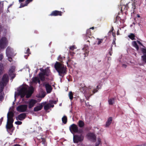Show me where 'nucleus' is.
Returning <instances> with one entry per match:
<instances>
[{
	"instance_id": "obj_57",
	"label": "nucleus",
	"mask_w": 146,
	"mask_h": 146,
	"mask_svg": "<svg viewBox=\"0 0 146 146\" xmlns=\"http://www.w3.org/2000/svg\"><path fill=\"white\" fill-rule=\"evenodd\" d=\"M109 53L110 54V56H111V55H112V51L109 50Z\"/></svg>"
},
{
	"instance_id": "obj_48",
	"label": "nucleus",
	"mask_w": 146,
	"mask_h": 146,
	"mask_svg": "<svg viewBox=\"0 0 146 146\" xmlns=\"http://www.w3.org/2000/svg\"><path fill=\"white\" fill-rule=\"evenodd\" d=\"M142 3L143 4L144 6L146 5V0H143Z\"/></svg>"
},
{
	"instance_id": "obj_20",
	"label": "nucleus",
	"mask_w": 146,
	"mask_h": 146,
	"mask_svg": "<svg viewBox=\"0 0 146 146\" xmlns=\"http://www.w3.org/2000/svg\"><path fill=\"white\" fill-rule=\"evenodd\" d=\"M88 136L91 139H92L93 140H95L96 139V137L95 135H94V134L93 133H89L88 135Z\"/></svg>"
},
{
	"instance_id": "obj_13",
	"label": "nucleus",
	"mask_w": 146,
	"mask_h": 146,
	"mask_svg": "<svg viewBox=\"0 0 146 146\" xmlns=\"http://www.w3.org/2000/svg\"><path fill=\"white\" fill-rule=\"evenodd\" d=\"M43 85V86H45L47 93H50L52 92V88L50 85L48 83L45 84V83H44Z\"/></svg>"
},
{
	"instance_id": "obj_63",
	"label": "nucleus",
	"mask_w": 146,
	"mask_h": 146,
	"mask_svg": "<svg viewBox=\"0 0 146 146\" xmlns=\"http://www.w3.org/2000/svg\"><path fill=\"white\" fill-rule=\"evenodd\" d=\"M137 17L138 18H139L140 17V15L138 14L137 15Z\"/></svg>"
},
{
	"instance_id": "obj_34",
	"label": "nucleus",
	"mask_w": 146,
	"mask_h": 146,
	"mask_svg": "<svg viewBox=\"0 0 146 146\" xmlns=\"http://www.w3.org/2000/svg\"><path fill=\"white\" fill-rule=\"evenodd\" d=\"M50 108V104H47L44 106V109L46 111L48 110Z\"/></svg>"
},
{
	"instance_id": "obj_44",
	"label": "nucleus",
	"mask_w": 146,
	"mask_h": 146,
	"mask_svg": "<svg viewBox=\"0 0 146 146\" xmlns=\"http://www.w3.org/2000/svg\"><path fill=\"white\" fill-rule=\"evenodd\" d=\"M63 58L62 57L61 55H59L58 58V60L59 61H62L63 60Z\"/></svg>"
},
{
	"instance_id": "obj_31",
	"label": "nucleus",
	"mask_w": 146,
	"mask_h": 146,
	"mask_svg": "<svg viewBox=\"0 0 146 146\" xmlns=\"http://www.w3.org/2000/svg\"><path fill=\"white\" fill-rule=\"evenodd\" d=\"M128 37L132 40H135V35L133 33H131L128 36Z\"/></svg>"
},
{
	"instance_id": "obj_51",
	"label": "nucleus",
	"mask_w": 146,
	"mask_h": 146,
	"mask_svg": "<svg viewBox=\"0 0 146 146\" xmlns=\"http://www.w3.org/2000/svg\"><path fill=\"white\" fill-rule=\"evenodd\" d=\"M137 42L141 46H144L143 44L139 41L137 40Z\"/></svg>"
},
{
	"instance_id": "obj_28",
	"label": "nucleus",
	"mask_w": 146,
	"mask_h": 146,
	"mask_svg": "<svg viewBox=\"0 0 146 146\" xmlns=\"http://www.w3.org/2000/svg\"><path fill=\"white\" fill-rule=\"evenodd\" d=\"M132 45L137 50H139V46L135 41H133L132 42Z\"/></svg>"
},
{
	"instance_id": "obj_17",
	"label": "nucleus",
	"mask_w": 146,
	"mask_h": 146,
	"mask_svg": "<svg viewBox=\"0 0 146 146\" xmlns=\"http://www.w3.org/2000/svg\"><path fill=\"white\" fill-rule=\"evenodd\" d=\"M33 1V0H26L24 4H23V3H21V4L20 6L19 7L21 8L27 6L29 3L32 2Z\"/></svg>"
},
{
	"instance_id": "obj_43",
	"label": "nucleus",
	"mask_w": 146,
	"mask_h": 146,
	"mask_svg": "<svg viewBox=\"0 0 146 146\" xmlns=\"http://www.w3.org/2000/svg\"><path fill=\"white\" fill-rule=\"evenodd\" d=\"M15 124L17 125H20L22 124V122L19 121H17L15 122Z\"/></svg>"
},
{
	"instance_id": "obj_7",
	"label": "nucleus",
	"mask_w": 146,
	"mask_h": 146,
	"mask_svg": "<svg viewBox=\"0 0 146 146\" xmlns=\"http://www.w3.org/2000/svg\"><path fill=\"white\" fill-rule=\"evenodd\" d=\"M84 137L82 135H75L73 136V141L74 143H77L79 142L82 141L84 139Z\"/></svg>"
},
{
	"instance_id": "obj_12",
	"label": "nucleus",
	"mask_w": 146,
	"mask_h": 146,
	"mask_svg": "<svg viewBox=\"0 0 146 146\" xmlns=\"http://www.w3.org/2000/svg\"><path fill=\"white\" fill-rule=\"evenodd\" d=\"M33 92L34 88L33 87L29 88L28 90H27V92L26 94V98H30L33 93Z\"/></svg>"
},
{
	"instance_id": "obj_33",
	"label": "nucleus",
	"mask_w": 146,
	"mask_h": 146,
	"mask_svg": "<svg viewBox=\"0 0 146 146\" xmlns=\"http://www.w3.org/2000/svg\"><path fill=\"white\" fill-rule=\"evenodd\" d=\"M86 35L87 36H88L89 38L90 37V36L91 35V32L90 30V29H88L86 32Z\"/></svg>"
},
{
	"instance_id": "obj_19",
	"label": "nucleus",
	"mask_w": 146,
	"mask_h": 146,
	"mask_svg": "<svg viewBox=\"0 0 146 146\" xmlns=\"http://www.w3.org/2000/svg\"><path fill=\"white\" fill-rule=\"evenodd\" d=\"M42 107L43 106L41 104L37 106L34 108V111H40L42 109Z\"/></svg>"
},
{
	"instance_id": "obj_54",
	"label": "nucleus",
	"mask_w": 146,
	"mask_h": 146,
	"mask_svg": "<svg viewBox=\"0 0 146 146\" xmlns=\"http://www.w3.org/2000/svg\"><path fill=\"white\" fill-rule=\"evenodd\" d=\"M40 80H41L39 79V78H38V80H37V82H38L39 84H40Z\"/></svg>"
},
{
	"instance_id": "obj_38",
	"label": "nucleus",
	"mask_w": 146,
	"mask_h": 146,
	"mask_svg": "<svg viewBox=\"0 0 146 146\" xmlns=\"http://www.w3.org/2000/svg\"><path fill=\"white\" fill-rule=\"evenodd\" d=\"M116 40V38H113V42L111 44V46H113V45H115V46H116L115 40Z\"/></svg>"
},
{
	"instance_id": "obj_62",
	"label": "nucleus",
	"mask_w": 146,
	"mask_h": 146,
	"mask_svg": "<svg viewBox=\"0 0 146 146\" xmlns=\"http://www.w3.org/2000/svg\"><path fill=\"white\" fill-rule=\"evenodd\" d=\"M14 146H21L20 145L18 144H16Z\"/></svg>"
},
{
	"instance_id": "obj_53",
	"label": "nucleus",
	"mask_w": 146,
	"mask_h": 146,
	"mask_svg": "<svg viewBox=\"0 0 146 146\" xmlns=\"http://www.w3.org/2000/svg\"><path fill=\"white\" fill-rule=\"evenodd\" d=\"M83 132V130L81 129L78 130V133H81Z\"/></svg>"
},
{
	"instance_id": "obj_50",
	"label": "nucleus",
	"mask_w": 146,
	"mask_h": 146,
	"mask_svg": "<svg viewBox=\"0 0 146 146\" xmlns=\"http://www.w3.org/2000/svg\"><path fill=\"white\" fill-rule=\"evenodd\" d=\"M3 58V55L2 54H0V61Z\"/></svg>"
},
{
	"instance_id": "obj_27",
	"label": "nucleus",
	"mask_w": 146,
	"mask_h": 146,
	"mask_svg": "<svg viewBox=\"0 0 146 146\" xmlns=\"http://www.w3.org/2000/svg\"><path fill=\"white\" fill-rule=\"evenodd\" d=\"M62 121L64 124H66V123L67 121V118L66 116L64 115L63 116L62 118Z\"/></svg>"
},
{
	"instance_id": "obj_22",
	"label": "nucleus",
	"mask_w": 146,
	"mask_h": 146,
	"mask_svg": "<svg viewBox=\"0 0 146 146\" xmlns=\"http://www.w3.org/2000/svg\"><path fill=\"white\" fill-rule=\"evenodd\" d=\"M40 141L42 144L44 145V146H46L47 145V143L46 142L45 138L44 137H41L40 139Z\"/></svg>"
},
{
	"instance_id": "obj_56",
	"label": "nucleus",
	"mask_w": 146,
	"mask_h": 146,
	"mask_svg": "<svg viewBox=\"0 0 146 146\" xmlns=\"http://www.w3.org/2000/svg\"><path fill=\"white\" fill-rule=\"evenodd\" d=\"M29 51H30V49H29V48H28L27 49L26 53H27V54L29 53Z\"/></svg>"
},
{
	"instance_id": "obj_46",
	"label": "nucleus",
	"mask_w": 146,
	"mask_h": 146,
	"mask_svg": "<svg viewBox=\"0 0 146 146\" xmlns=\"http://www.w3.org/2000/svg\"><path fill=\"white\" fill-rule=\"evenodd\" d=\"M70 49L72 50H73L75 49V46L73 45L71 46L70 47Z\"/></svg>"
},
{
	"instance_id": "obj_8",
	"label": "nucleus",
	"mask_w": 146,
	"mask_h": 146,
	"mask_svg": "<svg viewBox=\"0 0 146 146\" xmlns=\"http://www.w3.org/2000/svg\"><path fill=\"white\" fill-rule=\"evenodd\" d=\"M27 88L25 87H23L18 92V94L22 98L24 97L27 92Z\"/></svg>"
},
{
	"instance_id": "obj_47",
	"label": "nucleus",
	"mask_w": 146,
	"mask_h": 146,
	"mask_svg": "<svg viewBox=\"0 0 146 146\" xmlns=\"http://www.w3.org/2000/svg\"><path fill=\"white\" fill-rule=\"evenodd\" d=\"M1 93H0V100L2 101L3 99V97Z\"/></svg>"
},
{
	"instance_id": "obj_1",
	"label": "nucleus",
	"mask_w": 146,
	"mask_h": 146,
	"mask_svg": "<svg viewBox=\"0 0 146 146\" xmlns=\"http://www.w3.org/2000/svg\"><path fill=\"white\" fill-rule=\"evenodd\" d=\"M54 68L58 73V75L62 77L66 74L67 72V68L64 65L60 63L56 62L54 64Z\"/></svg>"
},
{
	"instance_id": "obj_6",
	"label": "nucleus",
	"mask_w": 146,
	"mask_h": 146,
	"mask_svg": "<svg viewBox=\"0 0 146 146\" xmlns=\"http://www.w3.org/2000/svg\"><path fill=\"white\" fill-rule=\"evenodd\" d=\"M123 0H121V12L124 11V13H126L129 9V7L128 6V3H123Z\"/></svg>"
},
{
	"instance_id": "obj_9",
	"label": "nucleus",
	"mask_w": 146,
	"mask_h": 146,
	"mask_svg": "<svg viewBox=\"0 0 146 146\" xmlns=\"http://www.w3.org/2000/svg\"><path fill=\"white\" fill-rule=\"evenodd\" d=\"M27 105H21L18 106L17 108V110L20 112H24L25 111L27 108Z\"/></svg>"
},
{
	"instance_id": "obj_42",
	"label": "nucleus",
	"mask_w": 146,
	"mask_h": 146,
	"mask_svg": "<svg viewBox=\"0 0 146 146\" xmlns=\"http://www.w3.org/2000/svg\"><path fill=\"white\" fill-rule=\"evenodd\" d=\"M58 101H54V100H51L49 101V102L50 104H56L57 102Z\"/></svg>"
},
{
	"instance_id": "obj_18",
	"label": "nucleus",
	"mask_w": 146,
	"mask_h": 146,
	"mask_svg": "<svg viewBox=\"0 0 146 146\" xmlns=\"http://www.w3.org/2000/svg\"><path fill=\"white\" fill-rule=\"evenodd\" d=\"M112 120V118L111 117H109L105 125L106 127H108L111 124Z\"/></svg>"
},
{
	"instance_id": "obj_15",
	"label": "nucleus",
	"mask_w": 146,
	"mask_h": 146,
	"mask_svg": "<svg viewBox=\"0 0 146 146\" xmlns=\"http://www.w3.org/2000/svg\"><path fill=\"white\" fill-rule=\"evenodd\" d=\"M37 101L35 99H31L29 102L28 108L29 109H31L35 105Z\"/></svg>"
},
{
	"instance_id": "obj_45",
	"label": "nucleus",
	"mask_w": 146,
	"mask_h": 146,
	"mask_svg": "<svg viewBox=\"0 0 146 146\" xmlns=\"http://www.w3.org/2000/svg\"><path fill=\"white\" fill-rule=\"evenodd\" d=\"M142 52L144 54H146V49L145 48H143L141 50Z\"/></svg>"
},
{
	"instance_id": "obj_4",
	"label": "nucleus",
	"mask_w": 146,
	"mask_h": 146,
	"mask_svg": "<svg viewBox=\"0 0 146 146\" xmlns=\"http://www.w3.org/2000/svg\"><path fill=\"white\" fill-rule=\"evenodd\" d=\"M132 3V9H133V13H134L137 10V8L140 6L141 4V0H131Z\"/></svg>"
},
{
	"instance_id": "obj_14",
	"label": "nucleus",
	"mask_w": 146,
	"mask_h": 146,
	"mask_svg": "<svg viewBox=\"0 0 146 146\" xmlns=\"http://www.w3.org/2000/svg\"><path fill=\"white\" fill-rule=\"evenodd\" d=\"M62 12L61 11L55 10L52 11L49 15L51 16H61L62 15Z\"/></svg>"
},
{
	"instance_id": "obj_40",
	"label": "nucleus",
	"mask_w": 146,
	"mask_h": 146,
	"mask_svg": "<svg viewBox=\"0 0 146 146\" xmlns=\"http://www.w3.org/2000/svg\"><path fill=\"white\" fill-rule=\"evenodd\" d=\"M97 39L98 40V42L97 43L98 45L100 44L103 41V39H99L98 38Z\"/></svg>"
},
{
	"instance_id": "obj_36",
	"label": "nucleus",
	"mask_w": 146,
	"mask_h": 146,
	"mask_svg": "<svg viewBox=\"0 0 146 146\" xmlns=\"http://www.w3.org/2000/svg\"><path fill=\"white\" fill-rule=\"evenodd\" d=\"M38 78L36 77H33L32 78V81L33 83H36L37 82V80Z\"/></svg>"
},
{
	"instance_id": "obj_21",
	"label": "nucleus",
	"mask_w": 146,
	"mask_h": 146,
	"mask_svg": "<svg viewBox=\"0 0 146 146\" xmlns=\"http://www.w3.org/2000/svg\"><path fill=\"white\" fill-rule=\"evenodd\" d=\"M11 48L9 46H8L6 49V54L7 56L10 55V54L11 52Z\"/></svg>"
},
{
	"instance_id": "obj_49",
	"label": "nucleus",
	"mask_w": 146,
	"mask_h": 146,
	"mask_svg": "<svg viewBox=\"0 0 146 146\" xmlns=\"http://www.w3.org/2000/svg\"><path fill=\"white\" fill-rule=\"evenodd\" d=\"M8 60L10 62H11L12 60V58L11 57L8 56Z\"/></svg>"
},
{
	"instance_id": "obj_64",
	"label": "nucleus",
	"mask_w": 146,
	"mask_h": 146,
	"mask_svg": "<svg viewBox=\"0 0 146 146\" xmlns=\"http://www.w3.org/2000/svg\"><path fill=\"white\" fill-rule=\"evenodd\" d=\"M119 31L118 30L117 32V35H119Z\"/></svg>"
},
{
	"instance_id": "obj_29",
	"label": "nucleus",
	"mask_w": 146,
	"mask_h": 146,
	"mask_svg": "<svg viewBox=\"0 0 146 146\" xmlns=\"http://www.w3.org/2000/svg\"><path fill=\"white\" fill-rule=\"evenodd\" d=\"M9 115L7 116V123H13L14 120L13 118H9Z\"/></svg>"
},
{
	"instance_id": "obj_16",
	"label": "nucleus",
	"mask_w": 146,
	"mask_h": 146,
	"mask_svg": "<svg viewBox=\"0 0 146 146\" xmlns=\"http://www.w3.org/2000/svg\"><path fill=\"white\" fill-rule=\"evenodd\" d=\"M26 116V115L25 113H21L19 115L16 117L17 120L22 121L25 118Z\"/></svg>"
},
{
	"instance_id": "obj_3",
	"label": "nucleus",
	"mask_w": 146,
	"mask_h": 146,
	"mask_svg": "<svg viewBox=\"0 0 146 146\" xmlns=\"http://www.w3.org/2000/svg\"><path fill=\"white\" fill-rule=\"evenodd\" d=\"M9 81V77L7 74H5L3 76L1 81H0V93L3 90L4 87Z\"/></svg>"
},
{
	"instance_id": "obj_52",
	"label": "nucleus",
	"mask_w": 146,
	"mask_h": 146,
	"mask_svg": "<svg viewBox=\"0 0 146 146\" xmlns=\"http://www.w3.org/2000/svg\"><path fill=\"white\" fill-rule=\"evenodd\" d=\"M112 35L113 38H115V33L112 32Z\"/></svg>"
},
{
	"instance_id": "obj_39",
	"label": "nucleus",
	"mask_w": 146,
	"mask_h": 146,
	"mask_svg": "<svg viewBox=\"0 0 146 146\" xmlns=\"http://www.w3.org/2000/svg\"><path fill=\"white\" fill-rule=\"evenodd\" d=\"M101 140L100 138L98 139V141L96 143V146H98L100 143Z\"/></svg>"
},
{
	"instance_id": "obj_55",
	"label": "nucleus",
	"mask_w": 146,
	"mask_h": 146,
	"mask_svg": "<svg viewBox=\"0 0 146 146\" xmlns=\"http://www.w3.org/2000/svg\"><path fill=\"white\" fill-rule=\"evenodd\" d=\"M50 104V108L52 107V108H53L54 107V105H52L51 104Z\"/></svg>"
},
{
	"instance_id": "obj_61",
	"label": "nucleus",
	"mask_w": 146,
	"mask_h": 146,
	"mask_svg": "<svg viewBox=\"0 0 146 146\" xmlns=\"http://www.w3.org/2000/svg\"><path fill=\"white\" fill-rule=\"evenodd\" d=\"M112 46H111V47L110 48V50H109L110 51H112Z\"/></svg>"
},
{
	"instance_id": "obj_25",
	"label": "nucleus",
	"mask_w": 146,
	"mask_h": 146,
	"mask_svg": "<svg viewBox=\"0 0 146 146\" xmlns=\"http://www.w3.org/2000/svg\"><path fill=\"white\" fill-rule=\"evenodd\" d=\"M87 88L86 86H84L83 87H81L80 88V91L82 93L85 94L86 92V90H87Z\"/></svg>"
},
{
	"instance_id": "obj_37",
	"label": "nucleus",
	"mask_w": 146,
	"mask_h": 146,
	"mask_svg": "<svg viewBox=\"0 0 146 146\" xmlns=\"http://www.w3.org/2000/svg\"><path fill=\"white\" fill-rule=\"evenodd\" d=\"M69 98L70 100H72L73 98V94L72 92H70L69 94Z\"/></svg>"
},
{
	"instance_id": "obj_23",
	"label": "nucleus",
	"mask_w": 146,
	"mask_h": 146,
	"mask_svg": "<svg viewBox=\"0 0 146 146\" xmlns=\"http://www.w3.org/2000/svg\"><path fill=\"white\" fill-rule=\"evenodd\" d=\"M78 126L80 128L83 127L84 126V123L82 120L79 121L78 123Z\"/></svg>"
},
{
	"instance_id": "obj_60",
	"label": "nucleus",
	"mask_w": 146,
	"mask_h": 146,
	"mask_svg": "<svg viewBox=\"0 0 146 146\" xmlns=\"http://www.w3.org/2000/svg\"><path fill=\"white\" fill-rule=\"evenodd\" d=\"M71 60H70V59H69V60H68V62H66L67 64H68V62H71Z\"/></svg>"
},
{
	"instance_id": "obj_2",
	"label": "nucleus",
	"mask_w": 146,
	"mask_h": 146,
	"mask_svg": "<svg viewBox=\"0 0 146 146\" xmlns=\"http://www.w3.org/2000/svg\"><path fill=\"white\" fill-rule=\"evenodd\" d=\"M42 72H40L38 74V77L40 80L42 82L44 81L45 80V76H48L50 75V70L48 69H40Z\"/></svg>"
},
{
	"instance_id": "obj_5",
	"label": "nucleus",
	"mask_w": 146,
	"mask_h": 146,
	"mask_svg": "<svg viewBox=\"0 0 146 146\" xmlns=\"http://www.w3.org/2000/svg\"><path fill=\"white\" fill-rule=\"evenodd\" d=\"M8 41L5 37H3L0 40V48L1 49H4L7 46Z\"/></svg>"
},
{
	"instance_id": "obj_11",
	"label": "nucleus",
	"mask_w": 146,
	"mask_h": 146,
	"mask_svg": "<svg viewBox=\"0 0 146 146\" xmlns=\"http://www.w3.org/2000/svg\"><path fill=\"white\" fill-rule=\"evenodd\" d=\"M69 129L71 132L77 133L78 132V128L77 125L74 124H73L70 126Z\"/></svg>"
},
{
	"instance_id": "obj_30",
	"label": "nucleus",
	"mask_w": 146,
	"mask_h": 146,
	"mask_svg": "<svg viewBox=\"0 0 146 146\" xmlns=\"http://www.w3.org/2000/svg\"><path fill=\"white\" fill-rule=\"evenodd\" d=\"M9 115V118H13L14 116V113L12 111H9L7 113V116Z\"/></svg>"
},
{
	"instance_id": "obj_35",
	"label": "nucleus",
	"mask_w": 146,
	"mask_h": 146,
	"mask_svg": "<svg viewBox=\"0 0 146 146\" xmlns=\"http://www.w3.org/2000/svg\"><path fill=\"white\" fill-rule=\"evenodd\" d=\"M4 67L3 65L2 64H0V74L2 73L3 71V70Z\"/></svg>"
},
{
	"instance_id": "obj_41",
	"label": "nucleus",
	"mask_w": 146,
	"mask_h": 146,
	"mask_svg": "<svg viewBox=\"0 0 146 146\" xmlns=\"http://www.w3.org/2000/svg\"><path fill=\"white\" fill-rule=\"evenodd\" d=\"M98 87H99V86H97V87H96V88L95 89H94V90L93 91V94H95L96 92H97L98 90Z\"/></svg>"
},
{
	"instance_id": "obj_10",
	"label": "nucleus",
	"mask_w": 146,
	"mask_h": 146,
	"mask_svg": "<svg viewBox=\"0 0 146 146\" xmlns=\"http://www.w3.org/2000/svg\"><path fill=\"white\" fill-rule=\"evenodd\" d=\"M15 71V67L14 66H11L9 70V74L13 79L15 77V74L14 73Z\"/></svg>"
},
{
	"instance_id": "obj_26",
	"label": "nucleus",
	"mask_w": 146,
	"mask_h": 146,
	"mask_svg": "<svg viewBox=\"0 0 146 146\" xmlns=\"http://www.w3.org/2000/svg\"><path fill=\"white\" fill-rule=\"evenodd\" d=\"M13 127V125L12 123H7L6 125V128L7 129H11Z\"/></svg>"
},
{
	"instance_id": "obj_32",
	"label": "nucleus",
	"mask_w": 146,
	"mask_h": 146,
	"mask_svg": "<svg viewBox=\"0 0 146 146\" xmlns=\"http://www.w3.org/2000/svg\"><path fill=\"white\" fill-rule=\"evenodd\" d=\"M142 61L145 63H146V54H144L141 56Z\"/></svg>"
},
{
	"instance_id": "obj_58",
	"label": "nucleus",
	"mask_w": 146,
	"mask_h": 146,
	"mask_svg": "<svg viewBox=\"0 0 146 146\" xmlns=\"http://www.w3.org/2000/svg\"><path fill=\"white\" fill-rule=\"evenodd\" d=\"M25 0H19V1L20 3H21V2H23L25 1Z\"/></svg>"
},
{
	"instance_id": "obj_24",
	"label": "nucleus",
	"mask_w": 146,
	"mask_h": 146,
	"mask_svg": "<svg viewBox=\"0 0 146 146\" xmlns=\"http://www.w3.org/2000/svg\"><path fill=\"white\" fill-rule=\"evenodd\" d=\"M115 99L114 98H110L108 100L109 104L110 105H112L114 103Z\"/></svg>"
},
{
	"instance_id": "obj_59",
	"label": "nucleus",
	"mask_w": 146,
	"mask_h": 146,
	"mask_svg": "<svg viewBox=\"0 0 146 146\" xmlns=\"http://www.w3.org/2000/svg\"><path fill=\"white\" fill-rule=\"evenodd\" d=\"M122 66L123 67H124L125 68H126L127 67V65L125 64H123L122 65Z\"/></svg>"
}]
</instances>
